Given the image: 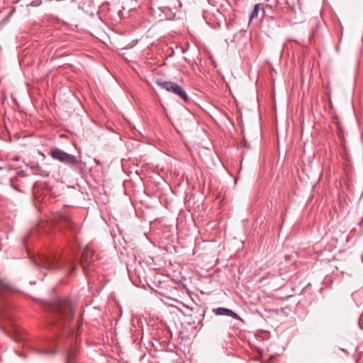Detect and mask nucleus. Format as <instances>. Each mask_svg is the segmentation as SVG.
<instances>
[{
    "mask_svg": "<svg viewBox=\"0 0 363 363\" xmlns=\"http://www.w3.org/2000/svg\"><path fill=\"white\" fill-rule=\"evenodd\" d=\"M79 350L77 346L71 347L67 354L66 363H77Z\"/></svg>",
    "mask_w": 363,
    "mask_h": 363,
    "instance_id": "7",
    "label": "nucleus"
},
{
    "mask_svg": "<svg viewBox=\"0 0 363 363\" xmlns=\"http://www.w3.org/2000/svg\"><path fill=\"white\" fill-rule=\"evenodd\" d=\"M157 85L160 88L165 89L167 91L174 94L184 101H187L189 98L184 89L180 85L170 81H163L162 79H157L155 81Z\"/></svg>",
    "mask_w": 363,
    "mask_h": 363,
    "instance_id": "3",
    "label": "nucleus"
},
{
    "mask_svg": "<svg viewBox=\"0 0 363 363\" xmlns=\"http://www.w3.org/2000/svg\"><path fill=\"white\" fill-rule=\"evenodd\" d=\"M35 267L40 270L43 277L46 275L48 270H55L61 268L60 257L56 255H39L33 261Z\"/></svg>",
    "mask_w": 363,
    "mask_h": 363,
    "instance_id": "2",
    "label": "nucleus"
},
{
    "mask_svg": "<svg viewBox=\"0 0 363 363\" xmlns=\"http://www.w3.org/2000/svg\"><path fill=\"white\" fill-rule=\"evenodd\" d=\"M9 173V171L8 170H5L4 171V172H2L1 175V177H2L4 179V182L5 184H10L11 186H12V177L8 176Z\"/></svg>",
    "mask_w": 363,
    "mask_h": 363,
    "instance_id": "12",
    "label": "nucleus"
},
{
    "mask_svg": "<svg viewBox=\"0 0 363 363\" xmlns=\"http://www.w3.org/2000/svg\"><path fill=\"white\" fill-rule=\"evenodd\" d=\"M26 165L32 169L33 174H40L41 173V167L38 162H29Z\"/></svg>",
    "mask_w": 363,
    "mask_h": 363,
    "instance_id": "9",
    "label": "nucleus"
},
{
    "mask_svg": "<svg viewBox=\"0 0 363 363\" xmlns=\"http://www.w3.org/2000/svg\"><path fill=\"white\" fill-rule=\"evenodd\" d=\"M11 326L13 330V340L17 342H21L23 340V338L21 337L20 332L14 326L13 323L11 321Z\"/></svg>",
    "mask_w": 363,
    "mask_h": 363,
    "instance_id": "11",
    "label": "nucleus"
},
{
    "mask_svg": "<svg viewBox=\"0 0 363 363\" xmlns=\"http://www.w3.org/2000/svg\"><path fill=\"white\" fill-rule=\"evenodd\" d=\"M213 312L216 315H225V316L232 317L235 319L239 318V316L237 313H235L232 310L226 308L219 307L218 308L213 309Z\"/></svg>",
    "mask_w": 363,
    "mask_h": 363,
    "instance_id": "6",
    "label": "nucleus"
},
{
    "mask_svg": "<svg viewBox=\"0 0 363 363\" xmlns=\"http://www.w3.org/2000/svg\"><path fill=\"white\" fill-rule=\"evenodd\" d=\"M80 262L84 271L90 267L94 262V250L91 247H86L83 250Z\"/></svg>",
    "mask_w": 363,
    "mask_h": 363,
    "instance_id": "5",
    "label": "nucleus"
},
{
    "mask_svg": "<svg viewBox=\"0 0 363 363\" xmlns=\"http://www.w3.org/2000/svg\"><path fill=\"white\" fill-rule=\"evenodd\" d=\"M55 320L54 324L65 325L74 318V306L68 298L58 300L50 306Z\"/></svg>",
    "mask_w": 363,
    "mask_h": 363,
    "instance_id": "1",
    "label": "nucleus"
},
{
    "mask_svg": "<svg viewBox=\"0 0 363 363\" xmlns=\"http://www.w3.org/2000/svg\"><path fill=\"white\" fill-rule=\"evenodd\" d=\"M264 14V5L262 4H257L250 16V22L252 21L253 19L257 18L260 15L263 17Z\"/></svg>",
    "mask_w": 363,
    "mask_h": 363,
    "instance_id": "8",
    "label": "nucleus"
},
{
    "mask_svg": "<svg viewBox=\"0 0 363 363\" xmlns=\"http://www.w3.org/2000/svg\"><path fill=\"white\" fill-rule=\"evenodd\" d=\"M62 220L65 223V225L70 229H72L74 227V223L69 216L65 214L62 217Z\"/></svg>",
    "mask_w": 363,
    "mask_h": 363,
    "instance_id": "10",
    "label": "nucleus"
},
{
    "mask_svg": "<svg viewBox=\"0 0 363 363\" xmlns=\"http://www.w3.org/2000/svg\"><path fill=\"white\" fill-rule=\"evenodd\" d=\"M50 156L56 160L68 165L79 167L80 162L74 155H70L59 148H54L50 152Z\"/></svg>",
    "mask_w": 363,
    "mask_h": 363,
    "instance_id": "4",
    "label": "nucleus"
},
{
    "mask_svg": "<svg viewBox=\"0 0 363 363\" xmlns=\"http://www.w3.org/2000/svg\"><path fill=\"white\" fill-rule=\"evenodd\" d=\"M39 352L45 354H53L55 353V351L51 350H39Z\"/></svg>",
    "mask_w": 363,
    "mask_h": 363,
    "instance_id": "13",
    "label": "nucleus"
},
{
    "mask_svg": "<svg viewBox=\"0 0 363 363\" xmlns=\"http://www.w3.org/2000/svg\"><path fill=\"white\" fill-rule=\"evenodd\" d=\"M0 285L4 288H9V284L6 280L1 279L0 280Z\"/></svg>",
    "mask_w": 363,
    "mask_h": 363,
    "instance_id": "14",
    "label": "nucleus"
},
{
    "mask_svg": "<svg viewBox=\"0 0 363 363\" xmlns=\"http://www.w3.org/2000/svg\"><path fill=\"white\" fill-rule=\"evenodd\" d=\"M94 162L97 164H101V162L99 160L94 159Z\"/></svg>",
    "mask_w": 363,
    "mask_h": 363,
    "instance_id": "15",
    "label": "nucleus"
}]
</instances>
